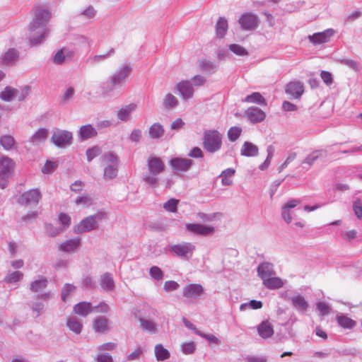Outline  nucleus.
<instances>
[{"instance_id":"1","label":"nucleus","mask_w":362,"mask_h":362,"mask_svg":"<svg viewBox=\"0 0 362 362\" xmlns=\"http://www.w3.org/2000/svg\"><path fill=\"white\" fill-rule=\"evenodd\" d=\"M33 12L34 17L29 25V30L32 33L30 42L33 45H37L42 43L49 35V29L46 28V25L52 15L49 10L41 6L35 7Z\"/></svg>"},{"instance_id":"2","label":"nucleus","mask_w":362,"mask_h":362,"mask_svg":"<svg viewBox=\"0 0 362 362\" xmlns=\"http://www.w3.org/2000/svg\"><path fill=\"white\" fill-rule=\"evenodd\" d=\"M146 166L148 170L143 174V180L150 187L157 188L160 185L159 175L165 169V163L160 157L150 156Z\"/></svg>"},{"instance_id":"3","label":"nucleus","mask_w":362,"mask_h":362,"mask_svg":"<svg viewBox=\"0 0 362 362\" xmlns=\"http://www.w3.org/2000/svg\"><path fill=\"white\" fill-rule=\"evenodd\" d=\"M107 217V213L104 211L98 212L93 215L87 216L73 228L74 233L81 234L96 230L98 228V223Z\"/></svg>"},{"instance_id":"4","label":"nucleus","mask_w":362,"mask_h":362,"mask_svg":"<svg viewBox=\"0 0 362 362\" xmlns=\"http://www.w3.org/2000/svg\"><path fill=\"white\" fill-rule=\"evenodd\" d=\"M222 134L217 130L208 129L203 134V147L210 153L218 151L222 146Z\"/></svg>"},{"instance_id":"5","label":"nucleus","mask_w":362,"mask_h":362,"mask_svg":"<svg viewBox=\"0 0 362 362\" xmlns=\"http://www.w3.org/2000/svg\"><path fill=\"white\" fill-rule=\"evenodd\" d=\"M195 248V245L189 242H183L169 246V250L171 253L184 260H189L192 257Z\"/></svg>"},{"instance_id":"6","label":"nucleus","mask_w":362,"mask_h":362,"mask_svg":"<svg viewBox=\"0 0 362 362\" xmlns=\"http://www.w3.org/2000/svg\"><path fill=\"white\" fill-rule=\"evenodd\" d=\"M72 139L71 132L59 129H57L51 137V141L59 148L70 146L72 144Z\"/></svg>"},{"instance_id":"7","label":"nucleus","mask_w":362,"mask_h":362,"mask_svg":"<svg viewBox=\"0 0 362 362\" xmlns=\"http://www.w3.org/2000/svg\"><path fill=\"white\" fill-rule=\"evenodd\" d=\"M132 70V68L130 65H122L109 77L110 81L117 88L122 86L125 83L126 78L131 74Z\"/></svg>"},{"instance_id":"8","label":"nucleus","mask_w":362,"mask_h":362,"mask_svg":"<svg viewBox=\"0 0 362 362\" xmlns=\"http://www.w3.org/2000/svg\"><path fill=\"white\" fill-rule=\"evenodd\" d=\"M185 228L187 231L202 236H209L215 232L214 227L201 223H186Z\"/></svg>"},{"instance_id":"9","label":"nucleus","mask_w":362,"mask_h":362,"mask_svg":"<svg viewBox=\"0 0 362 362\" xmlns=\"http://www.w3.org/2000/svg\"><path fill=\"white\" fill-rule=\"evenodd\" d=\"M174 90L180 95L183 100L192 98L194 93L192 83L188 80H183L177 83Z\"/></svg>"},{"instance_id":"10","label":"nucleus","mask_w":362,"mask_h":362,"mask_svg":"<svg viewBox=\"0 0 362 362\" xmlns=\"http://www.w3.org/2000/svg\"><path fill=\"white\" fill-rule=\"evenodd\" d=\"M193 164V161L190 159L185 158H173L169 161V165L175 173L177 172H187L188 171Z\"/></svg>"},{"instance_id":"11","label":"nucleus","mask_w":362,"mask_h":362,"mask_svg":"<svg viewBox=\"0 0 362 362\" xmlns=\"http://www.w3.org/2000/svg\"><path fill=\"white\" fill-rule=\"evenodd\" d=\"M238 22L242 29L245 30H252L257 27L259 19L257 16L255 14L245 13L240 17Z\"/></svg>"},{"instance_id":"12","label":"nucleus","mask_w":362,"mask_h":362,"mask_svg":"<svg viewBox=\"0 0 362 362\" xmlns=\"http://www.w3.org/2000/svg\"><path fill=\"white\" fill-rule=\"evenodd\" d=\"M41 199V193L37 189L24 192L18 199V203L23 205H36Z\"/></svg>"},{"instance_id":"13","label":"nucleus","mask_w":362,"mask_h":362,"mask_svg":"<svg viewBox=\"0 0 362 362\" xmlns=\"http://www.w3.org/2000/svg\"><path fill=\"white\" fill-rule=\"evenodd\" d=\"M335 33L334 30L332 28L327 29L323 32L316 33L308 36L310 42L314 45H320L329 41L331 37Z\"/></svg>"},{"instance_id":"14","label":"nucleus","mask_w":362,"mask_h":362,"mask_svg":"<svg viewBox=\"0 0 362 362\" xmlns=\"http://www.w3.org/2000/svg\"><path fill=\"white\" fill-rule=\"evenodd\" d=\"M245 117L252 123H259L265 117V112L257 107H250L245 112Z\"/></svg>"},{"instance_id":"15","label":"nucleus","mask_w":362,"mask_h":362,"mask_svg":"<svg viewBox=\"0 0 362 362\" xmlns=\"http://www.w3.org/2000/svg\"><path fill=\"white\" fill-rule=\"evenodd\" d=\"M257 272L258 276L261 278L262 282L264 279H267L276 274L273 264L268 262L259 264L257 268Z\"/></svg>"},{"instance_id":"16","label":"nucleus","mask_w":362,"mask_h":362,"mask_svg":"<svg viewBox=\"0 0 362 362\" xmlns=\"http://www.w3.org/2000/svg\"><path fill=\"white\" fill-rule=\"evenodd\" d=\"M183 296L187 298H197L204 293V288L201 284H191L183 288Z\"/></svg>"},{"instance_id":"17","label":"nucleus","mask_w":362,"mask_h":362,"mask_svg":"<svg viewBox=\"0 0 362 362\" xmlns=\"http://www.w3.org/2000/svg\"><path fill=\"white\" fill-rule=\"evenodd\" d=\"M80 247L81 238L79 237H76L62 243L59 246V250L64 252H75L78 251Z\"/></svg>"},{"instance_id":"18","label":"nucleus","mask_w":362,"mask_h":362,"mask_svg":"<svg viewBox=\"0 0 362 362\" xmlns=\"http://www.w3.org/2000/svg\"><path fill=\"white\" fill-rule=\"evenodd\" d=\"M137 105L135 103H130L122 106L117 112V117L119 121L128 122L132 119V113L136 110Z\"/></svg>"},{"instance_id":"19","label":"nucleus","mask_w":362,"mask_h":362,"mask_svg":"<svg viewBox=\"0 0 362 362\" xmlns=\"http://www.w3.org/2000/svg\"><path fill=\"white\" fill-rule=\"evenodd\" d=\"M303 92V85L300 81H291L286 85V93L292 98H299Z\"/></svg>"},{"instance_id":"20","label":"nucleus","mask_w":362,"mask_h":362,"mask_svg":"<svg viewBox=\"0 0 362 362\" xmlns=\"http://www.w3.org/2000/svg\"><path fill=\"white\" fill-rule=\"evenodd\" d=\"M99 283L101 288L106 292H112L115 288L112 274L109 272H106L100 276Z\"/></svg>"},{"instance_id":"21","label":"nucleus","mask_w":362,"mask_h":362,"mask_svg":"<svg viewBox=\"0 0 362 362\" xmlns=\"http://www.w3.org/2000/svg\"><path fill=\"white\" fill-rule=\"evenodd\" d=\"M300 199H291L288 200L281 208V216L283 219L287 223H291L292 217L290 213V210L293 209L297 205L300 204Z\"/></svg>"},{"instance_id":"22","label":"nucleus","mask_w":362,"mask_h":362,"mask_svg":"<svg viewBox=\"0 0 362 362\" xmlns=\"http://www.w3.org/2000/svg\"><path fill=\"white\" fill-rule=\"evenodd\" d=\"M13 160L8 157H3L0 160V177H8L13 168Z\"/></svg>"},{"instance_id":"23","label":"nucleus","mask_w":362,"mask_h":362,"mask_svg":"<svg viewBox=\"0 0 362 362\" xmlns=\"http://www.w3.org/2000/svg\"><path fill=\"white\" fill-rule=\"evenodd\" d=\"M48 136V129L45 128H40L36 131L33 136L29 139V142L33 146H38L44 143Z\"/></svg>"},{"instance_id":"24","label":"nucleus","mask_w":362,"mask_h":362,"mask_svg":"<svg viewBox=\"0 0 362 362\" xmlns=\"http://www.w3.org/2000/svg\"><path fill=\"white\" fill-rule=\"evenodd\" d=\"M292 305L294 308L301 313H305L308 308V303L301 295H298L291 298Z\"/></svg>"},{"instance_id":"25","label":"nucleus","mask_w":362,"mask_h":362,"mask_svg":"<svg viewBox=\"0 0 362 362\" xmlns=\"http://www.w3.org/2000/svg\"><path fill=\"white\" fill-rule=\"evenodd\" d=\"M93 329L95 332L104 333L109 330L108 320L105 316H99L93 320Z\"/></svg>"},{"instance_id":"26","label":"nucleus","mask_w":362,"mask_h":362,"mask_svg":"<svg viewBox=\"0 0 362 362\" xmlns=\"http://www.w3.org/2000/svg\"><path fill=\"white\" fill-rule=\"evenodd\" d=\"M259 148L254 144L250 141L244 142L240 150V154L243 156L252 157L258 155Z\"/></svg>"},{"instance_id":"27","label":"nucleus","mask_w":362,"mask_h":362,"mask_svg":"<svg viewBox=\"0 0 362 362\" xmlns=\"http://www.w3.org/2000/svg\"><path fill=\"white\" fill-rule=\"evenodd\" d=\"M93 310L91 303L85 301L78 303L74 307V313L83 317H86Z\"/></svg>"},{"instance_id":"28","label":"nucleus","mask_w":362,"mask_h":362,"mask_svg":"<svg viewBox=\"0 0 362 362\" xmlns=\"http://www.w3.org/2000/svg\"><path fill=\"white\" fill-rule=\"evenodd\" d=\"M257 331L259 336L264 339L269 338L274 334L273 327L268 321H263L257 327Z\"/></svg>"},{"instance_id":"29","label":"nucleus","mask_w":362,"mask_h":362,"mask_svg":"<svg viewBox=\"0 0 362 362\" xmlns=\"http://www.w3.org/2000/svg\"><path fill=\"white\" fill-rule=\"evenodd\" d=\"M263 285L268 289L275 290L284 286V281L280 277L272 276L267 279H264Z\"/></svg>"},{"instance_id":"30","label":"nucleus","mask_w":362,"mask_h":362,"mask_svg":"<svg viewBox=\"0 0 362 362\" xmlns=\"http://www.w3.org/2000/svg\"><path fill=\"white\" fill-rule=\"evenodd\" d=\"M97 135V131L91 124L83 125L80 128L79 136L82 140L93 138Z\"/></svg>"},{"instance_id":"31","label":"nucleus","mask_w":362,"mask_h":362,"mask_svg":"<svg viewBox=\"0 0 362 362\" xmlns=\"http://www.w3.org/2000/svg\"><path fill=\"white\" fill-rule=\"evenodd\" d=\"M165 133V129L160 123L156 122L153 124L148 130L149 136L153 139L161 138Z\"/></svg>"},{"instance_id":"32","label":"nucleus","mask_w":362,"mask_h":362,"mask_svg":"<svg viewBox=\"0 0 362 362\" xmlns=\"http://www.w3.org/2000/svg\"><path fill=\"white\" fill-rule=\"evenodd\" d=\"M198 64L202 71L210 74L215 73L217 70V65L214 62L207 59H204L199 60Z\"/></svg>"},{"instance_id":"33","label":"nucleus","mask_w":362,"mask_h":362,"mask_svg":"<svg viewBox=\"0 0 362 362\" xmlns=\"http://www.w3.org/2000/svg\"><path fill=\"white\" fill-rule=\"evenodd\" d=\"M66 326L75 334H78L81 332L83 325L81 321L75 316L67 319Z\"/></svg>"},{"instance_id":"34","label":"nucleus","mask_w":362,"mask_h":362,"mask_svg":"<svg viewBox=\"0 0 362 362\" xmlns=\"http://www.w3.org/2000/svg\"><path fill=\"white\" fill-rule=\"evenodd\" d=\"M228 21L224 17H220L216 24V33L218 37L223 38L228 30Z\"/></svg>"},{"instance_id":"35","label":"nucleus","mask_w":362,"mask_h":362,"mask_svg":"<svg viewBox=\"0 0 362 362\" xmlns=\"http://www.w3.org/2000/svg\"><path fill=\"white\" fill-rule=\"evenodd\" d=\"M18 57V51L13 48L9 49L1 57V63L4 65L12 64Z\"/></svg>"},{"instance_id":"36","label":"nucleus","mask_w":362,"mask_h":362,"mask_svg":"<svg viewBox=\"0 0 362 362\" xmlns=\"http://www.w3.org/2000/svg\"><path fill=\"white\" fill-rule=\"evenodd\" d=\"M243 102L250 103H256L260 105H267L266 100L264 97L258 92L252 93V94L245 97Z\"/></svg>"},{"instance_id":"37","label":"nucleus","mask_w":362,"mask_h":362,"mask_svg":"<svg viewBox=\"0 0 362 362\" xmlns=\"http://www.w3.org/2000/svg\"><path fill=\"white\" fill-rule=\"evenodd\" d=\"M154 351L156 358L159 361L167 360L170 356V352L160 344L156 345Z\"/></svg>"},{"instance_id":"38","label":"nucleus","mask_w":362,"mask_h":362,"mask_svg":"<svg viewBox=\"0 0 362 362\" xmlns=\"http://www.w3.org/2000/svg\"><path fill=\"white\" fill-rule=\"evenodd\" d=\"M178 100L171 93H168L163 100V106L165 109L172 110L178 105Z\"/></svg>"},{"instance_id":"39","label":"nucleus","mask_w":362,"mask_h":362,"mask_svg":"<svg viewBox=\"0 0 362 362\" xmlns=\"http://www.w3.org/2000/svg\"><path fill=\"white\" fill-rule=\"evenodd\" d=\"M47 284V279L46 277L41 276L39 279L35 280L30 284V289L33 292H38L45 288Z\"/></svg>"},{"instance_id":"40","label":"nucleus","mask_w":362,"mask_h":362,"mask_svg":"<svg viewBox=\"0 0 362 362\" xmlns=\"http://www.w3.org/2000/svg\"><path fill=\"white\" fill-rule=\"evenodd\" d=\"M326 151L325 150H317L315 151L308 155L302 162L303 164H308L311 166L315 161L320 156H326Z\"/></svg>"},{"instance_id":"41","label":"nucleus","mask_w":362,"mask_h":362,"mask_svg":"<svg viewBox=\"0 0 362 362\" xmlns=\"http://www.w3.org/2000/svg\"><path fill=\"white\" fill-rule=\"evenodd\" d=\"M17 89L11 86H6L3 91L0 93V98L4 101L9 102L16 98Z\"/></svg>"},{"instance_id":"42","label":"nucleus","mask_w":362,"mask_h":362,"mask_svg":"<svg viewBox=\"0 0 362 362\" xmlns=\"http://www.w3.org/2000/svg\"><path fill=\"white\" fill-rule=\"evenodd\" d=\"M117 165H105L103 177L105 180H112L117 175Z\"/></svg>"},{"instance_id":"43","label":"nucleus","mask_w":362,"mask_h":362,"mask_svg":"<svg viewBox=\"0 0 362 362\" xmlns=\"http://www.w3.org/2000/svg\"><path fill=\"white\" fill-rule=\"evenodd\" d=\"M337 321L341 327L345 329H351L356 325V322L345 315H339L337 317Z\"/></svg>"},{"instance_id":"44","label":"nucleus","mask_w":362,"mask_h":362,"mask_svg":"<svg viewBox=\"0 0 362 362\" xmlns=\"http://www.w3.org/2000/svg\"><path fill=\"white\" fill-rule=\"evenodd\" d=\"M100 161L103 165H117V156L112 152H108L100 157Z\"/></svg>"},{"instance_id":"45","label":"nucleus","mask_w":362,"mask_h":362,"mask_svg":"<svg viewBox=\"0 0 362 362\" xmlns=\"http://www.w3.org/2000/svg\"><path fill=\"white\" fill-rule=\"evenodd\" d=\"M114 54H115V49L111 48L107 53H105L104 54H98V55H95L93 57H90L88 59V61L92 64H98V63L107 59V58H109Z\"/></svg>"},{"instance_id":"46","label":"nucleus","mask_w":362,"mask_h":362,"mask_svg":"<svg viewBox=\"0 0 362 362\" xmlns=\"http://www.w3.org/2000/svg\"><path fill=\"white\" fill-rule=\"evenodd\" d=\"M15 143L14 138L11 135H4L0 137V144L6 151L11 150Z\"/></svg>"},{"instance_id":"47","label":"nucleus","mask_w":362,"mask_h":362,"mask_svg":"<svg viewBox=\"0 0 362 362\" xmlns=\"http://www.w3.org/2000/svg\"><path fill=\"white\" fill-rule=\"evenodd\" d=\"M274 151H275V148H274V147L272 145H269V146H267V158L265 159L264 162L263 163H262L259 165V168L261 170H265L266 169L268 168V167L270 165L271 160H272V158L274 156Z\"/></svg>"},{"instance_id":"48","label":"nucleus","mask_w":362,"mask_h":362,"mask_svg":"<svg viewBox=\"0 0 362 362\" xmlns=\"http://www.w3.org/2000/svg\"><path fill=\"white\" fill-rule=\"evenodd\" d=\"M23 276V274L20 271L9 272L4 279L7 284H12L19 281Z\"/></svg>"},{"instance_id":"49","label":"nucleus","mask_w":362,"mask_h":362,"mask_svg":"<svg viewBox=\"0 0 362 362\" xmlns=\"http://www.w3.org/2000/svg\"><path fill=\"white\" fill-rule=\"evenodd\" d=\"M141 328L147 332L155 333L156 331V326L155 323L149 320H146L144 318L139 319Z\"/></svg>"},{"instance_id":"50","label":"nucleus","mask_w":362,"mask_h":362,"mask_svg":"<svg viewBox=\"0 0 362 362\" xmlns=\"http://www.w3.org/2000/svg\"><path fill=\"white\" fill-rule=\"evenodd\" d=\"M178 203V199L171 198L163 204V209L167 211L175 213L177 211Z\"/></svg>"},{"instance_id":"51","label":"nucleus","mask_w":362,"mask_h":362,"mask_svg":"<svg viewBox=\"0 0 362 362\" xmlns=\"http://www.w3.org/2000/svg\"><path fill=\"white\" fill-rule=\"evenodd\" d=\"M242 129L238 127H233L228 131V136L230 141H235L240 136Z\"/></svg>"},{"instance_id":"52","label":"nucleus","mask_w":362,"mask_h":362,"mask_svg":"<svg viewBox=\"0 0 362 362\" xmlns=\"http://www.w3.org/2000/svg\"><path fill=\"white\" fill-rule=\"evenodd\" d=\"M229 49L238 56H247L248 52L243 46L238 44H231L229 45Z\"/></svg>"},{"instance_id":"53","label":"nucleus","mask_w":362,"mask_h":362,"mask_svg":"<svg viewBox=\"0 0 362 362\" xmlns=\"http://www.w3.org/2000/svg\"><path fill=\"white\" fill-rule=\"evenodd\" d=\"M76 287L70 284H66L62 290V300L66 301L69 295L74 292Z\"/></svg>"},{"instance_id":"54","label":"nucleus","mask_w":362,"mask_h":362,"mask_svg":"<svg viewBox=\"0 0 362 362\" xmlns=\"http://www.w3.org/2000/svg\"><path fill=\"white\" fill-rule=\"evenodd\" d=\"M317 310L322 316L327 315L332 310L330 305L324 302H318L316 304Z\"/></svg>"},{"instance_id":"55","label":"nucleus","mask_w":362,"mask_h":362,"mask_svg":"<svg viewBox=\"0 0 362 362\" xmlns=\"http://www.w3.org/2000/svg\"><path fill=\"white\" fill-rule=\"evenodd\" d=\"M45 230L49 236L55 237L60 234L63 231V229L55 227L52 224H46Z\"/></svg>"},{"instance_id":"56","label":"nucleus","mask_w":362,"mask_h":362,"mask_svg":"<svg viewBox=\"0 0 362 362\" xmlns=\"http://www.w3.org/2000/svg\"><path fill=\"white\" fill-rule=\"evenodd\" d=\"M149 273L151 276L157 281L163 279L164 276L163 271L157 266L151 267Z\"/></svg>"},{"instance_id":"57","label":"nucleus","mask_w":362,"mask_h":362,"mask_svg":"<svg viewBox=\"0 0 362 362\" xmlns=\"http://www.w3.org/2000/svg\"><path fill=\"white\" fill-rule=\"evenodd\" d=\"M30 87L28 86H25L20 90L17 89V93L15 95L18 100L23 101L26 98V97L30 94Z\"/></svg>"},{"instance_id":"58","label":"nucleus","mask_w":362,"mask_h":362,"mask_svg":"<svg viewBox=\"0 0 362 362\" xmlns=\"http://www.w3.org/2000/svg\"><path fill=\"white\" fill-rule=\"evenodd\" d=\"M101 153V149L98 146H93L86 151L87 160L91 161L94 158Z\"/></svg>"},{"instance_id":"59","label":"nucleus","mask_w":362,"mask_h":362,"mask_svg":"<svg viewBox=\"0 0 362 362\" xmlns=\"http://www.w3.org/2000/svg\"><path fill=\"white\" fill-rule=\"evenodd\" d=\"M353 209L357 218L362 220V204L360 199H357L354 202Z\"/></svg>"},{"instance_id":"60","label":"nucleus","mask_w":362,"mask_h":362,"mask_svg":"<svg viewBox=\"0 0 362 362\" xmlns=\"http://www.w3.org/2000/svg\"><path fill=\"white\" fill-rule=\"evenodd\" d=\"M117 88L116 86H113L109 81L107 83H103L101 86L102 94L103 95H109Z\"/></svg>"},{"instance_id":"61","label":"nucleus","mask_w":362,"mask_h":362,"mask_svg":"<svg viewBox=\"0 0 362 362\" xmlns=\"http://www.w3.org/2000/svg\"><path fill=\"white\" fill-rule=\"evenodd\" d=\"M74 93H75V90L73 87L68 88L62 97L61 103H66L68 101H69L73 98Z\"/></svg>"},{"instance_id":"62","label":"nucleus","mask_w":362,"mask_h":362,"mask_svg":"<svg viewBox=\"0 0 362 362\" xmlns=\"http://www.w3.org/2000/svg\"><path fill=\"white\" fill-rule=\"evenodd\" d=\"M59 220L62 226H63V230L69 226L71 223V218L66 214L61 213L59 216Z\"/></svg>"},{"instance_id":"63","label":"nucleus","mask_w":362,"mask_h":362,"mask_svg":"<svg viewBox=\"0 0 362 362\" xmlns=\"http://www.w3.org/2000/svg\"><path fill=\"white\" fill-rule=\"evenodd\" d=\"M341 63L349 66V68L354 69L357 71L359 69V64L352 59H343L341 60Z\"/></svg>"},{"instance_id":"64","label":"nucleus","mask_w":362,"mask_h":362,"mask_svg":"<svg viewBox=\"0 0 362 362\" xmlns=\"http://www.w3.org/2000/svg\"><path fill=\"white\" fill-rule=\"evenodd\" d=\"M179 286V284L175 281H167L164 284L163 289L169 292L177 290Z\"/></svg>"}]
</instances>
